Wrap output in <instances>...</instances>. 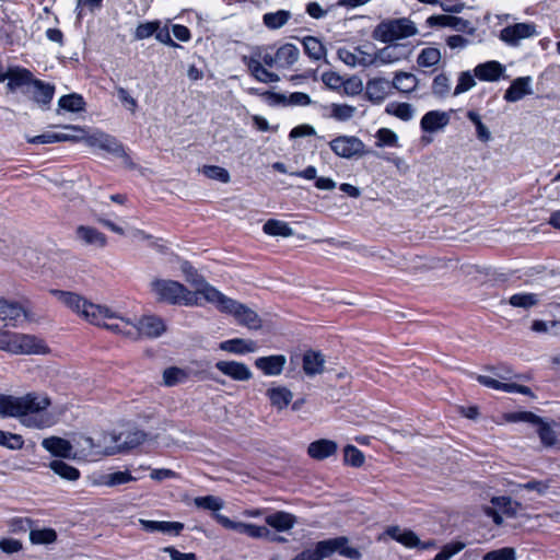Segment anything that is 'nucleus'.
Segmentation results:
<instances>
[{
  "label": "nucleus",
  "mask_w": 560,
  "mask_h": 560,
  "mask_svg": "<svg viewBox=\"0 0 560 560\" xmlns=\"http://www.w3.org/2000/svg\"><path fill=\"white\" fill-rule=\"evenodd\" d=\"M52 293L59 302L89 323L102 326L115 334H121L131 338H158L166 330L163 319L155 315H144L138 323H132L120 316L112 307L94 304L75 293L65 291H52Z\"/></svg>",
  "instance_id": "f257e3e1"
},
{
  "label": "nucleus",
  "mask_w": 560,
  "mask_h": 560,
  "mask_svg": "<svg viewBox=\"0 0 560 560\" xmlns=\"http://www.w3.org/2000/svg\"><path fill=\"white\" fill-rule=\"evenodd\" d=\"M50 398L40 393H27L22 396L0 395V416L15 418L31 429H46L56 423L49 413Z\"/></svg>",
  "instance_id": "f03ea898"
},
{
  "label": "nucleus",
  "mask_w": 560,
  "mask_h": 560,
  "mask_svg": "<svg viewBox=\"0 0 560 560\" xmlns=\"http://www.w3.org/2000/svg\"><path fill=\"white\" fill-rule=\"evenodd\" d=\"M206 288H212V285H203L190 291L184 284L171 279H154L150 283L151 292L159 301L185 306H202L207 303L202 292Z\"/></svg>",
  "instance_id": "7ed1b4c3"
},
{
  "label": "nucleus",
  "mask_w": 560,
  "mask_h": 560,
  "mask_svg": "<svg viewBox=\"0 0 560 560\" xmlns=\"http://www.w3.org/2000/svg\"><path fill=\"white\" fill-rule=\"evenodd\" d=\"M202 292L207 303L214 305L220 312L234 316L238 324L249 329L260 328L261 322L257 313L248 306L228 298L214 287L206 288Z\"/></svg>",
  "instance_id": "20e7f679"
},
{
  "label": "nucleus",
  "mask_w": 560,
  "mask_h": 560,
  "mask_svg": "<svg viewBox=\"0 0 560 560\" xmlns=\"http://www.w3.org/2000/svg\"><path fill=\"white\" fill-rule=\"evenodd\" d=\"M0 350L26 355L49 352L48 346L42 338L9 330H0Z\"/></svg>",
  "instance_id": "39448f33"
},
{
  "label": "nucleus",
  "mask_w": 560,
  "mask_h": 560,
  "mask_svg": "<svg viewBox=\"0 0 560 560\" xmlns=\"http://www.w3.org/2000/svg\"><path fill=\"white\" fill-rule=\"evenodd\" d=\"M418 33L416 24L406 18L392 19L381 22L373 31V38L382 43H394L415 36Z\"/></svg>",
  "instance_id": "423d86ee"
},
{
  "label": "nucleus",
  "mask_w": 560,
  "mask_h": 560,
  "mask_svg": "<svg viewBox=\"0 0 560 560\" xmlns=\"http://www.w3.org/2000/svg\"><path fill=\"white\" fill-rule=\"evenodd\" d=\"M522 509V503L510 495H495L490 499V504L482 508V511L497 526H501L504 517H517Z\"/></svg>",
  "instance_id": "0eeeda50"
},
{
  "label": "nucleus",
  "mask_w": 560,
  "mask_h": 560,
  "mask_svg": "<svg viewBox=\"0 0 560 560\" xmlns=\"http://www.w3.org/2000/svg\"><path fill=\"white\" fill-rule=\"evenodd\" d=\"M75 136L79 139H74L73 141H82L90 148L104 150L117 158H121L126 165L131 166L129 155L126 153L124 147L114 137L102 131H94L90 135Z\"/></svg>",
  "instance_id": "6e6552de"
},
{
  "label": "nucleus",
  "mask_w": 560,
  "mask_h": 560,
  "mask_svg": "<svg viewBox=\"0 0 560 560\" xmlns=\"http://www.w3.org/2000/svg\"><path fill=\"white\" fill-rule=\"evenodd\" d=\"M214 518L224 528L247 535L250 538L261 539L267 538L270 535V530L268 529L267 526L264 525H256L253 523L234 521L220 513H215Z\"/></svg>",
  "instance_id": "1a4fd4ad"
},
{
  "label": "nucleus",
  "mask_w": 560,
  "mask_h": 560,
  "mask_svg": "<svg viewBox=\"0 0 560 560\" xmlns=\"http://www.w3.org/2000/svg\"><path fill=\"white\" fill-rule=\"evenodd\" d=\"M331 151L342 159H352L365 154V144L355 136H338L329 142Z\"/></svg>",
  "instance_id": "9d476101"
},
{
  "label": "nucleus",
  "mask_w": 560,
  "mask_h": 560,
  "mask_svg": "<svg viewBox=\"0 0 560 560\" xmlns=\"http://www.w3.org/2000/svg\"><path fill=\"white\" fill-rule=\"evenodd\" d=\"M452 112L430 110L423 115L420 121L421 130L425 133L421 140L424 143L432 141L431 135L441 132L451 121Z\"/></svg>",
  "instance_id": "9b49d317"
},
{
  "label": "nucleus",
  "mask_w": 560,
  "mask_h": 560,
  "mask_svg": "<svg viewBox=\"0 0 560 560\" xmlns=\"http://www.w3.org/2000/svg\"><path fill=\"white\" fill-rule=\"evenodd\" d=\"M317 544L318 552H320L322 557L324 558L330 557L336 552L351 560H358L361 558V552L359 551V549H357L353 546H350L346 537L327 539L319 541Z\"/></svg>",
  "instance_id": "f8f14e48"
},
{
  "label": "nucleus",
  "mask_w": 560,
  "mask_h": 560,
  "mask_svg": "<svg viewBox=\"0 0 560 560\" xmlns=\"http://www.w3.org/2000/svg\"><path fill=\"white\" fill-rule=\"evenodd\" d=\"M215 369L236 382H247L253 378V372L249 366L240 361L221 360L215 363Z\"/></svg>",
  "instance_id": "ddd939ff"
},
{
  "label": "nucleus",
  "mask_w": 560,
  "mask_h": 560,
  "mask_svg": "<svg viewBox=\"0 0 560 560\" xmlns=\"http://www.w3.org/2000/svg\"><path fill=\"white\" fill-rule=\"evenodd\" d=\"M339 59L349 67H370L374 65L372 52L364 50L362 47L339 48Z\"/></svg>",
  "instance_id": "4468645a"
},
{
  "label": "nucleus",
  "mask_w": 560,
  "mask_h": 560,
  "mask_svg": "<svg viewBox=\"0 0 560 560\" xmlns=\"http://www.w3.org/2000/svg\"><path fill=\"white\" fill-rule=\"evenodd\" d=\"M536 26L530 23H516L504 27L500 38L509 45L516 46L522 39L536 35Z\"/></svg>",
  "instance_id": "2eb2a0df"
},
{
  "label": "nucleus",
  "mask_w": 560,
  "mask_h": 560,
  "mask_svg": "<svg viewBox=\"0 0 560 560\" xmlns=\"http://www.w3.org/2000/svg\"><path fill=\"white\" fill-rule=\"evenodd\" d=\"M408 57V51L405 46L398 44H389L376 52H372L374 58L373 66H385L399 62Z\"/></svg>",
  "instance_id": "dca6fc26"
},
{
  "label": "nucleus",
  "mask_w": 560,
  "mask_h": 560,
  "mask_svg": "<svg viewBox=\"0 0 560 560\" xmlns=\"http://www.w3.org/2000/svg\"><path fill=\"white\" fill-rule=\"evenodd\" d=\"M7 80V86L11 92L22 91L27 93L31 92L35 79L27 69L15 67L8 70Z\"/></svg>",
  "instance_id": "f3484780"
},
{
  "label": "nucleus",
  "mask_w": 560,
  "mask_h": 560,
  "mask_svg": "<svg viewBox=\"0 0 560 560\" xmlns=\"http://www.w3.org/2000/svg\"><path fill=\"white\" fill-rule=\"evenodd\" d=\"M254 364L266 376H279L284 370L287 358L283 354L259 357Z\"/></svg>",
  "instance_id": "a211bd4d"
},
{
  "label": "nucleus",
  "mask_w": 560,
  "mask_h": 560,
  "mask_svg": "<svg viewBox=\"0 0 560 560\" xmlns=\"http://www.w3.org/2000/svg\"><path fill=\"white\" fill-rule=\"evenodd\" d=\"M385 534L407 548L420 547L421 549H428L433 546L431 541L421 544L419 537L412 530L399 526L388 527Z\"/></svg>",
  "instance_id": "6ab92c4d"
},
{
  "label": "nucleus",
  "mask_w": 560,
  "mask_h": 560,
  "mask_svg": "<svg viewBox=\"0 0 560 560\" xmlns=\"http://www.w3.org/2000/svg\"><path fill=\"white\" fill-rule=\"evenodd\" d=\"M392 82L385 78H374L368 81L366 97L374 104H381L392 92Z\"/></svg>",
  "instance_id": "aec40b11"
},
{
  "label": "nucleus",
  "mask_w": 560,
  "mask_h": 560,
  "mask_svg": "<svg viewBox=\"0 0 560 560\" xmlns=\"http://www.w3.org/2000/svg\"><path fill=\"white\" fill-rule=\"evenodd\" d=\"M266 396L278 411L284 410L293 400V393L287 386L275 383L267 388Z\"/></svg>",
  "instance_id": "412c9836"
},
{
  "label": "nucleus",
  "mask_w": 560,
  "mask_h": 560,
  "mask_svg": "<svg viewBox=\"0 0 560 560\" xmlns=\"http://www.w3.org/2000/svg\"><path fill=\"white\" fill-rule=\"evenodd\" d=\"M532 82L530 77H521L513 80L510 88L504 93V100L510 103H515L527 95H532Z\"/></svg>",
  "instance_id": "4be33fe9"
},
{
  "label": "nucleus",
  "mask_w": 560,
  "mask_h": 560,
  "mask_svg": "<svg viewBox=\"0 0 560 560\" xmlns=\"http://www.w3.org/2000/svg\"><path fill=\"white\" fill-rule=\"evenodd\" d=\"M536 432L545 447L560 450V431L555 429L553 423L540 418L536 424Z\"/></svg>",
  "instance_id": "5701e85b"
},
{
  "label": "nucleus",
  "mask_w": 560,
  "mask_h": 560,
  "mask_svg": "<svg viewBox=\"0 0 560 560\" xmlns=\"http://www.w3.org/2000/svg\"><path fill=\"white\" fill-rule=\"evenodd\" d=\"M478 382L482 384L486 387L497 389V390H503L506 393H518L522 395L533 396V393L529 387L520 385L513 382L505 383L500 382L499 380H495L488 375H479Z\"/></svg>",
  "instance_id": "b1692460"
},
{
  "label": "nucleus",
  "mask_w": 560,
  "mask_h": 560,
  "mask_svg": "<svg viewBox=\"0 0 560 560\" xmlns=\"http://www.w3.org/2000/svg\"><path fill=\"white\" fill-rule=\"evenodd\" d=\"M265 522L277 532H289L295 526L296 516L285 511H277L267 514Z\"/></svg>",
  "instance_id": "393cba45"
},
{
  "label": "nucleus",
  "mask_w": 560,
  "mask_h": 560,
  "mask_svg": "<svg viewBox=\"0 0 560 560\" xmlns=\"http://www.w3.org/2000/svg\"><path fill=\"white\" fill-rule=\"evenodd\" d=\"M136 478L127 470L108 474H98L92 477L93 486L116 487L135 481Z\"/></svg>",
  "instance_id": "a878e982"
},
{
  "label": "nucleus",
  "mask_w": 560,
  "mask_h": 560,
  "mask_svg": "<svg viewBox=\"0 0 560 560\" xmlns=\"http://www.w3.org/2000/svg\"><path fill=\"white\" fill-rule=\"evenodd\" d=\"M139 523L145 532L154 533L160 532L167 535L177 536L184 528V524L179 522H167V521H150L139 520Z\"/></svg>",
  "instance_id": "bb28decb"
},
{
  "label": "nucleus",
  "mask_w": 560,
  "mask_h": 560,
  "mask_svg": "<svg viewBox=\"0 0 560 560\" xmlns=\"http://www.w3.org/2000/svg\"><path fill=\"white\" fill-rule=\"evenodd\" d=\"M219 348L223 351L244 355L247 353L256 352L258 349L257 342L252 339L234 338L222 341Z\"/></svg>",
  "instance_id": "cd10ccee"
},
{
  "label": "nucleus",
  "mask_w": 560,
  "mask_h": 560,
  "mask_svg": "<svg viewBox=\"0 0 560 560\" xmlns=\"http://www.w3.org/2000/svg\"><path fill=\"white\" fill-rule=\"evenodd\" d=\"M338 445L335 441L328 439H320L312 442L307 447L310 457L323 460L334 455L337 452Z\"/></svg>",
  "instance_id": "c85d7f7f"
},
{
  "label": "nucleus",
  "mask_w": 560,
  "mask_h": 560,
  "mask_svg": "<svg viewBox=\"0 0 560 560\" xmlns=\"http://www.w3.org/2000/svg\"><path fill=\"white\" fill-rule=\"evenodd\" d=\"M121 432L104 433L97 440V454L112 455L121 452Z\"/></svg>",
  "instance_id": "c756f323"
},
{
  "label": "nucleus",
  "mask_w": 560,
  "mask_h": 560,
  "mask_svg": "<svg viewBox=\"0 0 560 560\" xmlns=\"http://www.w3.org/2000/svg\"><path fill=\"white\" fill-rule=\"evenodd\" d=\"M244 62L252 75L259 82L272 83L279 81L278 74L267 70L255 57H244Z\"/></svg>",
  "instance_id": "7c9ffc66"
},
{
  "label": "nucleus",
  "mask_w": 560,
  "mask_h": 560,
  "mask_svg": "<svg viewBox=\"0 0 560 560\" xmlns=\"http://www.w3.org/2000/svg\"><path fill=\"white\" fill-rule=\"evenodd\" d=\"M55 86L35 79L28 94L37 104L47 105L54 97Z\"/></svg>",
  "instance_id": "2f4dec72"
},
{
  "label": "nucleus",
  "mask_w": 560,
  "mask_h": 560,
  "mask_svg": "<svg viewBox=\"0 0 560 560\" xmlns=\"http://www.w3.org/2000/svg\"><path fill=\"white\" fill-rule=\"evenodd\" d=\"M419 79L411 72L398 71L395 73L392 86L398 92L408 94L418 89Z\"/></svg>",
  "instance_id": "473e14b6"
},
{
  "label": "nucleus",
  "mask_w": 560,
  "mask_h": 560,
  "mask_svg": "<svg viewBox=\"0 0 560 560\" xmlns=\"http://www.w3.org/2000/svg\"><path fill=\"white\" fill-rule=\"evenodd\" d=\"M77 237L85 245H92L100 248L106 245V236L91 226L80 225L77 229Z\"/></svg>",
  "instance_id": "72a5a7b5"
},
{
  "label": "nucleus",
  "mask_w": 560,
  "mask_h": 560,
  "mask_svg": "<svg viewBox=\"0 0 560 560\" xmlns=\"http://www.w3.org/2000/svg\"><path fill=\"white\" fill-rule=\"evenodd\" d=\"M325 359L320 352L307 351L303 357V371L306 375L313 376L324 371Z\"/></svg>",
  "instance_id": "f704fd0d"
},
{
  "label": "nucleus",
  "mask_w": 560,
  "mask_h": 560,
  "mask_svg": "<svg viewBox=\"0 0 560 560\" xmlns=\"http://www.w3.org/2000/svg\"><path fill=\"white\" fill-rule=\"evenodd\" d=\"M42 446L52 455L60 457H68L71 452L70 443L67 440L57 436L44 439Z\"/></svg>",
  "instance_id": "c9c22d12"
},
{
  "label": "nucleus",
  "mask_w": 560,
  "mask_h": 560,
  "mask_svg": "<svg viewBox=\"0 0 560 560\" xmlns=\"http://www.w3.org/2000/svg\"><path fill=\"white\" fill-rule=\"evenodd\" d=\"M504 71V67L498 61H488L475 69V74L480 80L495 81Z\"/></svg>",
  "instance_id": "e433bc0d"
},
{
  "label": "nucleus",
  "mask_w": 560,
  "mask_h": 560,
  "mask_svg": "<svg viewBox=\"0 0 560 560\" xmlns=\"http://www.w3.org/2000/svg\"><path fill=\"white\" fill-rule=\"evenodd\" d=\"M277 60L278 66L282 68H288L294 65L300 57L299 48L293 44H284L277 50Z\"/></svg>",
  "instance_id": "4c0bfd02"
},
{
  "label": "nucleus",
  "mask_w": 560,
  "mask_h": 560,
  "mask_svg": "<svg viewBox=\"0 0 560 560\" xmlns=\"http://www.w3.org/2000/svg\"><path fill=\"white\" fill-rule=\"evenodd\" d=\"M74 139H79L75 135L69 132H57V131H46L42 135L34 136L27 138L30 143L35 144H46V143H55L61 141H71Z\"/></svg>",
  "instance_id": "58836bf2"
},
{
  "label": "nucleus",
  "mask_w": 560,
  "mask_h": 560,
  "mask_svg": "<svg viewBox=\"0 0 560 560\" xmlns=\"http://www.w3.org/2000/svg\"><path fill=\"white\" fill-rule=\"evenodd\" d=\"M385 112L396 118L408 121L415 117L416 109L409 103L390 102L386 105Z\"/></svg>",
  "instance_id": "ea45409f"
},
{
  "label": "nucleus",
  "mask_w": 560,
  "mask_h": 560,
  "mask_svg": "<svg viewBox=\"0 0 560 560\" xmlns=\"http://www.w3.org/2000/svg\"><path fill=\"white\" fill-rule=\"evenodd\" d=\"M262 231L270 236L290 237L293 235V229L289 223L281 220H268Z\"/></svg>",
  "instance_id": "a19ab883"
},
{
  "label": "nucleus",
  "mask_w": 560,
  "mask_h": 560,
  "mask_svg": "<svg viewBox=\"0 0 560 560\" xmlns=\"http://www.w3.org/2000/svg\"><path fill=\"white\" fill-rule=\"evenodd\" d=\"M189 377V373L185 369L170 366L163 371L162 380L165 386H176L185 383Z\"/></svg>",
  "instance_id": "79ce46f5"
},
{
  "label": "nucleus",
  "mask_w": 560,
  "mask_h": 560,
  "mask_svg": "<svg viewBox=\"0 0 560 560\" xmlns=\"http://www.w3.org/2000/svg\"><path fill=\"white\" fill-rule=\"evenodd\" d=\"M50 469L65 480L74 481L79 479L80 471L61 459H55L49 464Z\"/></svg>",
  "instance_id": "37998d69"
},
{
  "label": "nucleus",
  "mask_w": 560,
  "mask_h": 560,
  "mask_svg": "<svg viewBox=\"0 0 560 560\" xmlns=\"http://www.w3.org/2000/svg\"><path fill=\"white\" fill-rule=\"evenodd\" d=\"M291 18L290 11L278 10L276 12H269L264 14V24L270 30H278L285 25Z\"/></svg>",
  "instance_id": "c03bdc74"
},
{
  "label": "nucleus",
  "mask_w": 560,
  "mask_h": 560,
  "mask_svg": "<svg viewBox=\"0 0 560 560\" xmlns=\"http://www.w3.org/2000/svg\"><path fill=\"white\" fill-rule=\"evenodd\" d=\"M84 100L80 94L72 93L68 95H63L58 101V106L60 109L78 113L84 109Z\"/></svg>",
  "instance_id": "a18cd8bd"
},
{
  "label": "nucleus",
  "mask_w": 560,
  "mask_h": 560,
  "mask_svg": "<svg viewBox=\"0 0 560 560\" xmlns=\"http://www.w3.org/2000/svg\"><path fill=\"white\" fill-rule=\"evenodd\" d=\"M327 108L329 110V116L338 121H347L357 113V107L348 104L332 103Z\"/></svg>",
  "instance_id": "49530a36"
},
{
  "label": "nucleus",
  "mask_w": 560,
  "mask_h": 560,
  "mask_svg": "<svg viewBox=\"0 0 560 560\" xmlns=\"http://www.w3.org/2000/svg\"><path fill=\"white\" fill-rule=\"evenodd\" d=\"M303 46L305 52L310 58L314 60H319L325 57L326 49L322 42L313 36H307L303 39Z\"/></svg>",
  "instance_id": "de8ad7c7"
},
{
  "label": "nucleus",
  "mask_w": 560,
  "mask_h": 560,
  "mask_svg": "<svg viewBox=\"0 0 560 560\" xmlns=\"http://www.w3.org/2000/svg\"><path fill=\"white\" fill-rule=\"evenodd\" d=\"M57 534L51 528H34L30 530V540L34 545H49L55 542Z\"/></svg>",
  "instance_id": "09e8293b"
},
{
  "label": "nucleus",
  "mask_w": 560,
  "mask_h": 560,
  "mask_svg": "<svg viewBox=\"0 0 560 560\" xmlns=\"http://www.w3.org/2000/svg\"><path fill=\"white\" fill-rule=\"evenodd\" d=\"M121 452L137 447L145 440V433L139 430L121 431Z\"/></svg>",
  "instance_id": "8fccbe9b"
},
{
  "label": "nucleus",
  "mask_w": 560,
  "mask_h": 560,
  "mask_svg": "<svg viewBox=\"0 0 560 560\" xmlns=\"http://www.w3.org/2000/svg\"><path fill=\"white\" fill-rule=\"evenodd\" d=\"M375 138H376L375 144L378 148H385V147L396 148L399 145L397 133L389 128L378 129L376 131Z\"/></svg>",
  "instance_id": "3c124183"
},
{
  "label": "nucleus",
  "mask_w": 560,
  "mask_h": 560,
  "mask_svg": "<svg viewBox=\"0 0 560 560\" xmlns=\"http://www.w3.org/2000/svg\"><path fill=\"white\" fill-rule=\"evenodd\" d=\"M541 417L537 416L532 411H513L506 412L503 415V419L506 422L515 423V422H526L534 427L539 422Z\"/></svg>",
  "instance_id": "603ef678"
},
{
  "label": "nucleus",
  "mask_w": 560,
  "mask_h": 560,
  "mask_svg": "<svg viewBox=\"0 0 560 560\" xmlns=\"http://www.w3.org/2000/svg\"><path fill=\"white\" fill-rule=\"evenodd\" d=\"M182 272L185 275L186 281L189 282L194 290L198 288H202L203 285H210L205 281L202 277H200L194 267L188 261H182L179 266Z\"/></svg>",
  "instance_id": "864d4df0"
},
{
  "label": "nucleus",
  "mask_w": 560,
  "mask_h": 560,
  "mask_svg": "<svg viewBox=\"0 0 560 560\" xmlns=\"http://www.w3.org/2000/svg\"><path fill=\"white\" fill-rule=\"evenodd\" d=\"M441 51L435 47H427L421 50L417 62L420 67H432L440 62Z\"/></svg>",
  "instance_id": "5fc2aeb1"
},
{
  "label": "nucleus",
  "mask_w": 560,
  "mask_h": 560,
  "mask_svg": "<svg viewBox=\"0 0 560 560\" xmlns=\"http://www.w3.org/2000/svg\"><path fill=\"white\" fill-rule=\"evenodd\" d=\"M103 0H78L75 5L77 21L81 22L88 13L101 9Z\"/></svg>",
  "instance_id": "6e6d98bb"
},
{
  "label": "nucleus",
  "mask_w": 560,
  "mask_h": 560,
  "mask_svg": "<svg viewBox=\"0 0 560 560\" xmlns=\"http://www.w3.org/2000/svg\"><path fill=\"white\" fill-rule=\"evenodd\" d=\"M194 503L197 508L218 512L224 506L222 499L214 495L197 497L194 499Z\"/></svg>",
  "instance_id": "4d7b16f0"
},
{
  "label": "nucleus",
  "mask_w": 560,
  "mask_h": 560,
  "mask_svg": "<svg viewBox=\"0 0 560 560\" xmlns=\"http://www.w3.org/2000/svg\"><path fill=\"white\" fill-rule=\"evenodd\" d=\"M201 173L213 180H218L221 183H229L230 182V174L229 172L217 165H205L201 170Z\"/></svg>",
  "instance_id": "13d9d810"
},
{
  "label": "nucleus",
  "mask_w": 560,
  "mask_h": 560,
  "mask_svg": "<svg viewBox=\"0 0 560 560\" xmlns=\"http://www.w3.org/2000/svg\"><path fill=\"white\" fill-rule=\"evenodd\" d=\"M509 303L514 307L529 308L538 303V296L534 293L514 294Z\"/></svg>",
  "instance_id": "bf43d9fd"
},
{
  "label": "nucleus",
  "mask_w": 560,
  "mask_h": 560,
  "mask_svg": "<svg viewBox=\"0 0 560 560\" xmlns=\"http://www.w3.org/2000/svg\"><path fill=\"white\" fill-rule=\"evenodd\" d=\"M343 459L347 465L360 467L364 463V455L358 447L347 445L343 450Z\"/></svg>",
  "instance_id": "052dcab7"
},
{
  "label": "nucleus",
  "mask_w": 560,
  "mask_h": 560,
  "mask_svg": "<svg viewBox=\"0 0 560 560\" xmlns=\"http://www.w3.org/2000/svg\"><path fill=\"white\" fill-rule=\"evenodd\" d=\"M278 98L283 104L291 106H307L312 103L310 95L303 92H294L291 93L289 96L278 95Z\"/></svg>",
  "instance_id": "680f3d73"
},
{
  "label": "nucleus",
  "mask_w": 560,
  "mask_h": 560,
  "mask_svg": "<svg viewBox=\"0 0 560 560\" xmlns=\"http://www.w3.org/2000/svg\"><path fill=\"white\" fill-rule=\"evenodd\" d=\"M482 560H516V550L513 547H503L483 555Z\"/></svg>",
  "instance_id": "e2e57ef3"
},
{
  "label": "nucleus",
  "mask_w": 560,
  "mask_h": 560,
  "mask_svg": "<svg viewBox=\"0 0 560 560\" xmlns=\"http://www.w3.org/2000/svg\"><path fill=\"white\" fill-rule=\"evenodd\" d=\"M24 441L21 435L0 430V445L9 450H21Z\"/></svg>",
  "instance_id": "0e129e2a"
},
{
  "label": "nucleus",
  "mask_w": 560,
  "mask_h": 560,
  "mask_svg": "<svg viewBox=\"0 0 560 560\" xmlns=\"http://www.w3.org/2000/svg\"><path fill=\"white\" fill-rule=\"evenodd\" d=\"M116 95L127 110H129L131 114L137 112L138 101L129 93L127 89L117 86Z\"/></svg>",
  "instance_id": "69168bd1"
},
{
  "label": "nucleus",
  "mask_w": 560,
  "mask_h": 560,
  "mask_svg": "<svg viewBox=\"0 0 560 560\" xmlns=\"http://www.w3.org/2000/svg\"><path fill=\"white\" fill-rule=\"evenodd\" d=\"M451 88H452V82H451L450 77H446L444 74H439L434 78L433 84H432V90L436 96H440V97L445 96L446 94L450 93Z\"/></svg>",
  "instance_id": "338daca9"
},
{
  "label": "nucleus",
  "mask_w": 560,
  "mask_h": 560,
  "mask_svg": "<svg viewBox=\"0 0 560 560\" xmlns=\"http://www.w3.org/2000/svg\"><path fill=\"white\" fill-rule=\"evenodd\" d=\"M158 23L159 21L139 24L135 32V38L141 40L154 35L155 31H158Z\"/></svg>",
  "instance_id": "774afa93"
}]
</instances>
